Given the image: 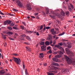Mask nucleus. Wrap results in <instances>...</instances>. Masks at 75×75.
<instances>
[{
    "label": "nucleus",
    "mask_w": 75,
    "mask_h": 75,
    "mask_svg": "<svg viewBox=\"0 0 75 75\" xmlns=\"http://www.w3.org/2000/svg\"><path fill=\"white\" fill-rule=\"evenodd\" d=\"M64 57L65 58V59H66V60H67V62H68V64H70L71 63H72L73 65H75V60H74L73 61H72V60H71L70 58H69V57L67 55H64Z\"/></svg>",
    "instance_id": "obj_1"
},
{
    "label": "nucleus",
    "mask_w": 75,
    "mask_h": 75,
    "mask_svg": "<svg viewBox=\"0 0 75 75\" xmlns=\"http://www.w3.org/2000/svg\"><path fill=\"white\" fill-rule=\"evenodd\" d=\"M14 59L13 60L17 63L18 64L20 65V62H21V60L20 59H19V60L17 58H16L15 57L13 58Z\"/></svg>",
    "instance_id": "obj_2"
},
{
    "label": "nucleus",
    "mask_w": 75,
    "mask_h": 75,
    "mask_svg": "<svg viewBox=\"0 0 75 75\" xmlns=\"http://www.w3.org/2000/svg\"><path fill=\"white\" fill-rule=\"evenodd\" d=\"M16 3L19 7H23V5L21 4V3L20 1L17 0L16 1Z\"/></svg>",
    "instance_id": "obj_3"
},
{
    "label": "nucleus",
    "mask_w": 75,
    "mask_h": 75,
    "mask_svg": "<svg viewBox=\"0 0 75 75\" xmlns=\"http://www.w3.org/2000/svg\"><path fill=\"white\" fill-rule=\"evenodd\" d=\"M26 8L27 10H31V6H30L29 2H28V4H27L26 6Z\"/></svg>",
    "instance_id": "obj_4"
},
{
    "label": "nucleus",
    "mask_w": 75,
    "mask_h": 75,
    "mask_svg": "<svg viewBox=\"0 0 75 75\" xmlns=\"http://www.w3.org/2000/svg\"><path fill=\"white\" fill-rule=\"evenodd\" d=\"M46 46L45 45H44L43 46H42L41 47V51H45L46 50Z\"/></svg>",
    "instance_id": "obj_5"
},
{
    "label": "nucleus",
    "mask_w": 75,
    "mask_h": 75,
    "mask_svg": "<svg viewBox=\"0 0 75 75\" xmlns=\"http://www.w3.org/2000/svg\"><path fill=\"white\" fill-rule=\"evenodd\" d=\"M51 33L53 35L56 34L57 33L56 32V31L54 30V29L53 28L51 29L50 31Z\"/></svg>",
    "instance_id": "obj_6"
},
{
    "label": "nucleus",
    "mask_w": 75,
    "mask_h": 75,
    "mask_svg": "<svg viewBox=\"0 0 75 75\" xmlns=\"http://www.w3.org/2000/svg\"><path fill=\"white\" fill-rule=\"evenodd\" d=\"M52 60L55 62H57L59 61V59L57 58H53Z\"/></svg>",
    "instance_id": "obj_7"
},
{
    "label": "nucleus",
    "mask_w": 75,
    "mask_h": 75,
    "mask_svg": "<svg viewBox=\"0 0 75 75\" xmlns=\"http://www.w3.org/2000/svg\"><path fill=\"white\" fill-rule=\"evenodd\" d=\"M57 47L58 48L60 49V50L63 51V52H64V50L63 48H62V47L61 46H59Z\"/></svg>",
    "instance_id": "obj_8"
},
{
    "label": "nucleus",
    "mask_w": 75,
    "mask_h": 75,
    "mask_svg": "<svg viewBox=\"0 0 75 75\" xmlns=\"http://www.w3.org/2000/svg\"><path fill=\"white\" fill-rule=\"evenodd\" d=\"M5 73V71L4 70H1L0 72V75H2Z\"/></svg>",
    "instance_id": "obj_9"
},
{
    "label": "nucleus",
    "mask_w": 75,
    "mask_h": 75,
    "mask_svg": "<svg viewBox=\"0 0 75 75\" xmlns=\"http://www.w3.org/2000/svg\"><path fill=\"white\" fill-rule=\"evenodd\" d=\"M26 49L27 51L29 52H30L31 51V48L30 47H26Z\"/></svg>",
    "instance_id": "obj_10"
},
{
    "label": "nucleus",
    "mask_w": 75,
    "mask_h": 75,
    "mask_svg": "<svg viewBox=\"0 0 75 75\" xmlns=\"http://www.w3.org/2000/svg\"><path fill=\"white\" fill-rule=\"evenodd\" d=\"M44 57V54L42 53H41L40 54V55H39V57L41 59L43 57Z\"/></svg>",
    "instance_id": "obj_11"
},
{
    "label": "nucleus",
    "mask_w": 75,
    "mask_h": 75,
    "mask_svg": "<svg viewBox=\"0 0 75 75\" xmlns=\"http://www.w3.org/2000/svg\"><path fill=\"white\" fill-rule=\"evenodd\" d=\"M52 65H54L55 66H59V64L57 63H53L52 64Z\"/></svg>",
    "instance_id": "obj_12"
},
{
    "label": "nucleus",
    "mask_w": 75,
    "mask_h": 75,
    "mask_svg": "<svg viewBox=\"0 0 75 75\" xmlns=\"http://www.w3.org/2000/svg\"><path fill=\"white\" fill-rule=\"evenodd\" d=\"M62 57V56L61 54L57 55L55 56L56 58H61Z\"/></svg>",
    "instance_id": "obj_13"
},
{
    "label": "nucleus",
    "mask_w": 75,
    "mask_h": 75,
    "mask_svg": "<svg viewBox=\"0 0 75 75\" xmlns=\"http://www.w3.org/2000/svg\"><path fill=\"white\" fill-rule=\"evenodd\" d=\"M65 50L67 52H69V54H70V50H69V49L68 48H66L65 49Z\"/></svg>",
    "instance_id": "obj_14"
},
{
    "label": "nucleus",
    "mask_w": 75,
    "mask_h": 75,
    "mask_svg": "<svg viewBox=\"0 0 75 75\" xmlns=\"http://www.w3.org/2000/svg\"><path fill=\"white\" fill-rule=\"evenodd\" d=\"M63 72H69V70L68 69H65L62 70Z\"/></svg>",
    "instance_id": "obj_15"
},
{
    "label": "nucleus",
    "mask_w": 75,
    "mask_h": 75,
    "mask_svg": "<svg viewBox=\"0 0 75 75\" xmlns=\"http://www.w3.org/2000/svg\"><path fill=\"white\" fill-rule=\"evenodd\" d=\"M67 46V47L69 48H70L71 47V43H69Z\"/></svg>",
    "instance_id": "obj_16"
},
{
    "label": "nucleus",
    "mask_w": 75,
    "mask_h": 75,
    "mask_svg": "<svg viewBox=\"0 0 75 75\" xmlns=\"http://www.w3.org/2000/svg\"><path fill=\"white\" fill-rule=\"evenodd\" d=\"M26 32L27 34L28 33H30V34H31L33 33V32L32 31H28L27 30H26Z\"/></svg>",
    "instance_id": "obj_17"
},
{
    "label": "nucleus",
    "mask_w": 75,
    "mask_h": 75,
    "mask_svg": "<svg viewBox=\"0 0 75 75\" xmlns=\"http://www.w3.org/2000/svg\"><path fill=\"white\" fill-rule=\"evenodd\" d=\"M50 43L49 42L46 41L45 42V45H46L49 46L50 45Z\"/></svg>",
    "instance_id": "obj_18"
},
{
    "label": "nucleus",
    "mask_w": 75,
    "mask_h": 75,
    "mask_svg": "<svg viewBox=\"0 0 75 75\" xmlns=\"http://www.w3.org/2000/svg\"><path fill=\"white\" fill-rule=\"evenodd\" d=\"M61 13L63 16H65V12L64 11H62L61 12Z\"/></svg>",
    "instance_id": "obj_19"
},
{
    "label": "nucleus",
    "mask_w": 75,
    "mask_h": 75,
    "mask_svg": "<svg viewBox=\"0 0 75 75\" xmlns=\"http://www.w3.org/2000/svg\"><path fill=\"white\" fill-rule=\"evenodd\" d=\"M7 34H8V35H12L13 34V32H7Z\"/></svg>",
    "instance_id": "obj_20"
},
{
    "label": "nucleus",
    "mask_w": 75,
    "mask_h": 75,
    "mask_svg": "<svg viewBox=\"0 0 75 75\" xmlns=\"http://www.w3.org/2000/svg\"><path fill=\"white\" fill-rule=\"evenodd\" d=\"M68 8L70 11V12H72V8H71L70 6H68Z\"/></svg>",
    "instance_id": "obj_21"
},
{
    "label": "nucleus",
    "mask_w": 75,
    "mask_h": 75,
    "mask_svg": "<svg viewBox=\"0 0 75 75\" xmlns=\"http://www.w3.org/2000/svg\"><path fill=\"white\" fill-rule=\"evenodd\" d=\"M66 14L67 16H69V12L68 11H67L66 12Z\"/></svg>",
    "instance_id": "obj_22"
},
{
    "label": "nucleus",
    "mask_w": 75,
    "mask_h": 75,
    "mask_svg": "<svg viewBox=\"0 0 75 75\" xmlns=\"http://www.w3.org/2000/svg\"><path fill=\"white\" fill-rule=\"evenodd\" d=\"M25 74L26 75H29L28 73L27 72L26 69H25Z\"/></svg>",
    "instance_id": "obj_23"
},
{
    "label": "nucleus",
    "mask_w": 75,
    "mask_h": 75,
    "mask_svg": "<svg viewBox=\"0 0 75 75\" xmlns=\"http://www.w3.org/2000/svg\"><path fill=\"white\" fill-rule=\"evenodd\" d=\"M47 74H48V75H54V73H47Z\"/></svg>",
    "instance_id": "obj_24"
},
{
    "label": "nucleus",
    "mask_w": 75,
    "mask_h": 75,
    "mask_svg": "<svg viewBox=\"0 0 75 75\" xmlns=\"http://www.w3.org/2000/svg\"><path fill=\"white\" fill-rule=\"evenodd\" d=\"M1 35L2 37H4V38H7V37H6V36H7V35H4V34L3 33H1Z\"/></svg>",
    "instance_id": "obj_25"
},
{
    "label": "nucleus",
    "mask_w": 75,
    "mask_h": 75,
    "mask_svg": "<svg viewBox=\"0 0 75 75\" xmlns=\"http://www.w3.org/2000/svg\"><path fill=\"white\" fill-rule=\"evenodd\" d=\"M52 51L51 50H50L47 52V54H52Z\"/></svg>",
    "instance_id": "obj_26"
},
{
    "label": "nucleus",
    "mask_w": 75,
    "mask_h": 75,
    "mask_svg": "<svg viewBox=\"0 0 75 75\" xmlns=\"http://www.w3.org/2000/svg\"><path fill=\"white\" fill-rule=\"evenodd\" d=\"M25 35L24 34V35H21V38H24L25 37Z\"/></svg>",
    "instance_id": "obj_27"
},
{
    "label": "nucleus",
    "mask_w": 75,
    "mask_h": 75,
    "mask_svg": "<svg viewBox=\"0 0 75 75\" xmlns=\"http://www.w3.org/2000/svg\"><path fill=\"white\" fill-rule=\"evenodd\" d=\"M64 34H65V32H63L62 33L59 34V36H61V35H64Z\"/></svg>",
    "instance_id": "obj_28"
},
{
    "label": "nucleus",
    "mask_w": 75,
    "mask_h": 75,
    "mask_svg": "<svg viewBox=\"0 0 75 75\" xmlns=\"http://www.w3.org/2000/svg\"><path fill=\"white\" fill-rule=\"evenodd\" d=\"M7 23L8 24H11V21H7Z\"/></svg>",
    "instance_id": "obj_29"
},
{
    "label": "nucleus",
    "mask_w": 75,
    "mask_h": 75,
    "mask_svg": "<svg viewBox=\"0 0 75 75\" xmlns=\"http://www.w3.org/2000/svg\"><path fill=\"white\" fill-rule=\"evenodd\" d=\"M23 69L25 70V66L24 64V62H23Z\"/></svg>",
    "instance_id": "obj_30"
},
{
    "label": "nucleus",
    "mask_w": 75,
    "mask_h": 75,
    "mask_svg": "<svg viewBox=\"0 0 75 75\" xmlns=\"http://www.w3.org/2000/svg\"><path fill=\"white\" fill-rule=\"evenodd\" d=\"M10 25L11 26H13V25H14V24L13 22H12L10 24Z\"/></svg>",
    "instance_id": "obj_31"
},
{
    "label": "nucleus",
    "mask_w": 75,
    "mask_h": 75,
    "mask_svg": "<svg viewBox=\"0 0 75 75\" xmlns=\"http://www.w3.org/2000/svg\"><path fill=\"white\" fill-rule=\"evenodd\" d=\"M58 52L60 54H63V53L62 52H61V51H58Z\"/></svg>",
    "instance_id": "obj_32"
},
{
    "label": "nucleus",
    "mask_w": 75,
    "mask_h": 75,
    "mask_svg": "<svg viewBox=\"0 0 75 75\" xmlns=\"http://www.w3.org/2000/svg\"><path fill=\"white\" fill-rule=\"evenodd\" d=\"M50 17H51V18H55V16H52L51 15H50Z\"/></svg>",
    "instance_id": "obj_33"
},
{
    "label": "nucleus",
    "mask_w": 75,
    "mask_h": 75,
    "mask_svg": "<svg viewBox=\"0 0 75 75\" xmlns=\"http://www.w3.org/2000/svg\"><path fill=\"white\" fill-rule=\"evenodd\" d=\"M7 28L10 30H11L13 29V28H12L11 27H7Z\"/></svg>",
    "instance_id": "obj_34"
},
{
    "label": "nucleus",
    "mask_w": 75,
    "mask_h": 75,
    "mask_svg": "<svg viewBox=\"0 0 75 75\" xmlns=\"http://www.w3.org/2000/svg\"><path fill=\"white\" fill-rule=\"evenodd\" d=\"M46 14H48L49 13V10L48 9H47L46 10Z\"/></svg>",
    "instance_id": "obj_35"
},
{
    "label": "nucleus",
    "mask_w": 75,
    "mask_h": 75,
    "mask_svg": "<svg viewBox=\"0 0 75 75\" xmlns=\"http://www.w3.org/2000/svg\"><path fill=\"white\" fill-rule=\"evenodd\" d=\"M70 6H71V8L73 9H74V6H73V5H72V4H70Z\"/></svg>",
    "instance_id": "obj_36"
},
{
    "label": "nucleus",
    "mask_w": 75,
    "mask_h": 75,
    "mask_svg": "<svg viewBox=\"0 0 75 75\" xmlns=\"http://www.w3.org/2000/svg\"><path fill=\"white\" fill-rule=\"evenodd\" d=\"M60 46H62L63 44H62V42H60V43H59L58 44Z\"/></svg>",
    "instance_id": "obj_37"
},
{
    "label": "nucleus",
    "mask_w": 75,
    "mask_h": 75,
    "mask_svg": "<svg viewBox=\"0 0 75 75\" xmlns=\"http://www.w3.org/2000/svg\"><path fill=\"white\" fill-rule=\"evenodd\" d=\"M43 65H44V67H46L47 66V64L46 63H43Z\"/></svg>",
    "instance_id": "obj_38"
},
{
    "label": "nucleus",
    "mask_w": 75,
    "mask_h": 75,
    "mask_svg": "<svg viewBox=\"0 0 75 75\" xmlns=\"http://www.w3.org/2000/svg\"><path fill=\"white\" fill-rule=\"evenodd\" d=\"M13 11H16V12H17L18 11V10H16L14 8H13Z\"/></svg>",
    "instance_id": "obj_39"
},
{
    "label": "nucleus",
    "mask_w": 75,
    "mask_h": 75,
    "mask_svg": "<svg viewBox=\"0 0 75 75\" xmlns=\"http://www.w3.org/2000/svg\"><path fill=\"white\" fill-rule=\"evenodd\" d=\"M9 39L10 40H15L13 38H9Z\"/></svg>",
    "instance_id": "obj_40"
},
{
    "label": "nucleus",
    "mask_w": 75,
    "mask_h": 75,
    "mask_svg": "<svg viewBox=\"0 0 75 75\" xmlns=\"http://www.w3.org/2000/svg\"><path fill=\"white\" fill-rule=\"evenodd\" d=\"M4 24L5 25H6V24H8L7 21H5L4 22Z\"/></svg>",
    "instance_id": "obj_41"
},
{
    "label": "nucleus",
    "mask_w": 75,
    "mask_h": 75,
    "mask_svg": "<svg viewBox=\"0 0 75 75\" xmlns=\"http://www.w3.org/2000/svg\"><path fill=\"white\" fill-rule=\"evenodd\" d=\"M50 46L47 47V50H50Z\"/></svg>",
    "instance_id": "obj_42"
},
{
    "label": "nucleus",
    "mask_w": 75,
    "mask_h": 75,
    "mask_svg": "<svg viewBox=\"0 0 75 75\" xmlns=\"http://www.w3.org/2000/svg\"><path fill=\"white\" fill-rule=\"evenodd\" d=\"M52 67L53 68V69H55V70H56L57 69V67Z\"/></svg>",
    "instance_id": "obj_43"
},
{
    "label": "nucleus",
    "mask_w": 75,
    "mask_h": 75,
    "mask_svg": "<svg viewBox=\"0 0 75 75\" xmlns=\"http://www.w3.org/2000/svg\"><path fill=\"white\" fill-rule=\"evenodd\" d=\"M13 55L14 56H18V54H14Z\"/></svg>",
    "instance_id": "obj_44"
},
{
    "label": "nucleus",
    "mask_w": 75,
    "mask_h": 75,
    "mask_svg": "<svg viewBox=\"0 0 75 75\" xmlns=\"http://www.w3.org/2000/svg\"><path fill=\"white\" fill-rule=\"evenodd\" d=\"M0 14H1V15H4V14L1 11H0Z\"/></svg>",
    "instance_id": "obj_45"
},
{
    "label": "nucleus",
    "mask_w": 75,
    "mask_h": 75,
    "mask_svg": "<svg viewBox=\"0 0 75 75\" xmlns=\"http://www.w3.org/2000/svg\"><path fill=\"white\" fill-rule=\"evenodd\" d=\"M43 28V26L42 25H41L40 28V30H42Z\"/></svg>",
    "instance_id": "obj_46"
},
{
    "label": "nucleus",
    "mask_w": 75,
    "mask_h": 75,
    "mask_svg": "<svg viewBox=\"0 0 75 75\" xmlns=\"http://www.w3.org/2000/svg\"><path fill=\"white\" fill-rule=\"evenodd\" d=\"M44 43L45 42H42L41 43H40V45H43Z\"/></svg>",
    "instance_id": "obj_47"
},
{
    "label": "nucleus",
    "mask_w": 75,
    "mask_h": 75,
    "mask_svg": "<svg viewBox=\"0 0 75 75\" xmlns=\"http://www.w3.org/2000/svg\"><path fill=\"white\" fill-rule=\"evenodd\" d=\"M26 39L29 41H31V39L30 38H26Z\"/></svg>",
    "instance_id": "obj_48"
},
{
    "label": "nucleus",
    "mask_w": 75,
    "mask_h": 75,
    "mask_svg": "<svg viewBox=\"0 0 75 75\" xmlns=\"http://www.w3.org/2000/svg\"><path fill=\"white\" fill-rule=\"evenodd\" d=\"M50 27H46V29H47V30L50 29Z\"/></svg>",
    "instance_id": "obj_49"
},
{
    "label": "nucleus",
    "mask_w": 75,
    "mask_h": 75,
    "mask_svg": "<svg viewBox=\"0 0 75 75\" xmlns=\"http://www.w3.org/2000/svg\"><path fill=\"white\" fill-rule=\"evenodd\" d=\"M21 28L22 29V30H23V29H24V26H21Z\"/></svg>",
    "instance_id": "obj_50"
},
{
    "label": "nucleus",
    "mask_w": 75,
    "mask_h": 75,
    "mask_svg": "<svg viewBox=\"0 0 75 75\" xmlns=\"http://www.w3.org/2000/svg\"><path fill=\"white\" fill-rule=\"evenodd\" d=\"M60 46L59 45H55V46H54V47H58L59 46Z\"/></svg>",
    "instance_id": "obj_51"
},
{
    "label": "nucleus",
    "mask_w": 75,
    "mask_h": 75,
    "mask_svg": "<svg viewBox=\"0 0 75 75\" xmlns=\"http://www.w3.org/2000/svg\"><path fill=\"white\" fill-rule=\"evenodd\" d=\"M6 46H7V43L6 42H5V43H4V47H6Z\"/></svg>",
    "instance_id": "obj_52"
},
{
    "label": "nucleus",
    "mask_w": 75,
    "mask_h": 75,
    "mask_svg": "<svg viewBox=\"0 0 75 75\" xmlns=\"http://www.w3.org/2000/svg\"><path fill=\"white\" fill-rule=\"evenodd\" d=\"M13 29H15V30H17V28L16 27H13Z\"/></svg>",
    "instance_id": "obj_53"
},
{
    "label": "nucleus",
    "mask_w": 75,
    "mask_h": 75,
    "mask_svg": "<svg viewBox=\"0 0 75 75\" xmlns=\"http://www.w3.org/2000/svg\"><path fill=\"white\" fill-rule=\"evenodd\" d=\"M65 42H64V45L65 46H67V44L65 43Z\"/></svg>",
    "instance_id": "obj_54"
},
{
    "label": "nucleus",
    "mask_w": 75,
    "mask_h": 75,
    "mask_svg": "<svg viewBox=\"0 0 75 75\" xmlns=\"http://www.w3.org/2000/svg\"><path fill=\"white\" fill-rule=\"evenodd\" d=\"M22 24H23L24 25H25V26L26 25H25V23H24V22H22Z\"/></svg>",
    "instance_id": "obj_55"
},
{
    "label": "nucleus",
    "mask_w": 75,
    "mask_h": 75,
    "mask_svg": "<svg viewBox=\"0 0 75 75\" xmlns=\"http://www.w3.org/2000/svg\"><path fill=\"white\" fill-rule=\"evenodd\" d=\"M35 16H38V13H36L35 14Z\"/></svg>",
    "instance_id": "obj_56"
},
{
    "label": "nucleus",
    "mask_w": 75,
    "mask_h": 75,
    "mask_svg": "<svg viewBox=\"0 0 75 75\" xmlns=\"http://www.w3.org/2000/svg\"><path fill=\"white\" fill-rule=\"evenodd\" d=\"M72 3L74 4L75 3V1L74 0H73Z\"/></svg>",
    "instance_id": "obj_57"
},
{
    "label": "nucleus",
    "mask_w": 75,
    "mask_h": 75,
    "mask_svg": "<svg viewBox=\"0 0 75 75\" xmlns=\"http://www.w3.org/2000/svg\"><path fill=\"white\" fill-rule=\"evenodd\" d=\"M57 54V52H54V54Z\"/></svg>",
    "instance_id": "obj_58"
},
{
    "label": "nucleus",
    "mask_w": 75,
    "mask_h": 75,
    "mask_svg": "<svg viewBox=\"0 0 75 75\" xmlns=\"http://www.w3.org/2000/svg\"><path fill=\"white\" fill-rule=\"evenodd\" d=\"M37 71L39 72L40 71V70L39 69V68L37 69Z\"/></svg>",
    "instance_id": "obj_59"
},
{
    "label": "nucleus",
    "mask_w": 75,
    "mask_h": 75,
    "mask_svg": "<svg viewBox=\"0 0 75 75\" xmlns=\"http://www.w3.org/2000/svg\"><path fill=\"white\" fill-rule=\"evenodd\" d=\"M52 36H51V35H50L49 37V38H52Z\"/></svg>",
    "instance_id": "obj_60"
},
{
    "label": "nucleus",
    "mask_w": 75,
    "mask_h": 75,
    "mask_svg": "<svg viewBox=\"0 0 75 75\" xmlns=\"http://www.w3.org/2000/svg\"><path fill=\"white\" fill-rule=\"evenodd\" d=\"M52 72H54V73H57V71H52Z\"/></svg>",
    "instance_id": "obj_61"
},
{
    "label": "nucleus",
    "mask_w": 75,
    "mask_h": 75,
    "mask_svg": "<svg viewBox=\"0 0 75 75\" xmlns=\"http://www.w3.org/2000/svg\"><path fill=\"white\" fill-rule=\"evenodd\" d=\"M67 41V40H64V39H62V41Z\"/></svg>",
    "instance_id": "obj_62"
},
{
    "label": "nucleus",
    "mask_w": 75,
    "mask_h": 75,
    "mask_svg": "<svg viewBox=\"0 0 75 75\" xmlns=\"http://www.w3.org/2000/svg\"><path fill=\"white\" fill-rule=\"evenodd\" d=\"M36 35H40V34H39V33H38L37 32L36 33Z\"/></svg>",
    "instance_id": "obj_63"
},
{
    "label": "nucleus",
    "mask_w": 75,
    "mask_h": 75,
    "mask_svg": "<svg viewBox=\"0 0 75 75\" xmlns=\"http://www.w3.org/2000/svg\"><path fill=\"white\" fill-rule=\"evenodd\" d=\"M52 41L51 40L50 42V44H52Z\"/></svg>",
    "instance_id": "obj_64"
}]
</instances>
